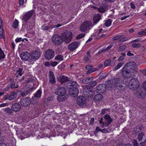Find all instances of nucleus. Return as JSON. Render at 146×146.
Wrapping results in <instances>:
<instances>
[{
	"label": "nucleus",
	"mask_w": 146,
	"mask_h": 146,
	"mask_svg": "<svg viewBox=\"0 0 146 146\" xmlns=\"http://www.w3.org/2000/svg\"><path fill=\"white\" fill-rule=\"evenodd\" d=\"M128 86L130 90H135L139 88V82L137 78H132L129 81Z\"/></svg>",
	"instance_id": "5"
},
{
	"label": "nucleus",
	"mask_w": 146,
	"mask_h": 146,
	"mask_svg": "<svg viewBox=\"0 0 146 146\" xmlns=\"http://www.w3.org/2000/svg\"><path fill=\"white\" fill-rule=\"evenodd\" d=\"M78 46V42H74L69 44L68 46V48L70 50L73 51Z\"/></svg>",
	"instance_id": "19"
},
{
	"label": "nucleus",
	"mask_w": 146,
	"mask_h": 146,
	"mask_svg": "<svg viewBox=\"0 0 146 146\" xmlns=\"http://www.w3.org/2000/svg\"><path fill=\"white\" fill-rule=\"evenodd\" d=\"M4 32L3 27L0 28V36L1 38H3L4 37Z\"/></svg>",
	"instance_id": "35"
},
{
	"label": "nucleus",
	"mask_w": 146,
	"mask_h": 146,
	"mask_svg": "<svg viewBox=\"0 0 146 146\" xmlns=\"http://www.w3.org/2000/svg\"><path fill=\"white\" fill-rule=\"evenodd\" d=\"M135 63L130 62L126 63L121 70L122 76L125 78H130L134 76V72Z\"/></svg>",
	"instance_id": "2"
},
{
	"label": "nucleus",
	"mask_w": 146,
	"mask_h": 146,
	"mask_svg": "<svg viewBox=\"0 0 146 146\" xmlns=\"http://www.w3.org/2000/svg\"><path fill=\"white\" fill-rule=\"evenodd\" d=\"M128 40V39L126 37L123 38H121L119 41L121 42H124L125 41H126Z\"/></svg>",
	"instance_id": "58"
},
{
	"label": "nucleus",
	"mask_w": 146,
	"mask_h": 146,
	"mask_svg": "<svg viewBox=\"0 0 146 146\" xmlns=\"http://www.w3.org/2000/svg\"><path fill=\"white\" fill-rule=\"evenodd\" d=\"M123 78L120 76L114 78L113 80L110 82V86L111 88L115 87L118 88V87H121V84L123 82Z\"/></svg>",
	"instance_id": "4"
},
{
	"label": "nucleus",
	"mask_w": 146,
	"mask_h": 146,
	"mask_svg": "<svg viewBox=\"0 0 146 146\" xmlns=\"http://www.w3.org/2000/svg\"><path fill=\"white\" fill-rule=\"evenodd\" d=\"M17 93L14 91H12L10 95L6 94L5 96L4 99L6 100L8 99L9 100H11L15 99L17 97Z\"/></svg>",
	"instance_id": "12"
},
{
	"label": "nucleus",
	"mask_w": 146,
	"mask_h": 146,
	"mask_svg": "<svg viewBox=\"0 0 146 146\" xmlns=\"http://www.w3.org/2000/svg\"><path fill=\"white\" fill-rule=\"evenodd\" d=\"M139 132V130H137V127L134 128V130L133 131V134H136Z\"/></svg>",
	"instance_id": "54"
},
{
	"label": "nucleus",
	"mask_w": 146,
	"mask_h": 146,
	"mask_svg": "<svg viewBox=\"0 0 146 146\" xmlns=\"http://www.w3.org/2000/svg\"><path fill=\"white\" fill-rule=\"evenodd\" d=\"M69 82L67 85L68 86H71L72 87H75L77 88L79 87V86L77 82L70 81H69Z\"/></svg>",
	"instance_id": "24"
},
{
	"label": "nucleus",
	"mask_w": 146,
	"mask_h": 146,
	"mask_svg": "<svg viewBox=\"0 0 146 146\" xmlns=\"http://www.w3.org/2000/svg\"><path fill=\"white\" fill-rule=\"evenodd\" d=\"M106 89V85L103 84H99L96 87V91L98 93H104Z\"/></svg>",
	"instance_id": "13"
},
{
	"label": "nucleus",
	"mask_w": 146,
	"mask_h": 146,
	"mask_svg": "<svg viewBox=\"0 0 146 146\" xmlns=\"http://www.w3.org/2000/svg\"><path fill=\"white\" fill-rule=\"evenodd\" d=\"M55 55V52L52 49L46 50L44 53L45 58L48 60L52 58Z\"/></svg>",
	"instance_id": "8"
},
{
	"label": "nucleus",
	"mask_w": 146,
	"mask_h": 146,
	"mask_svg": "<svg viewBox=\"0 0 146 146\" xmlns=\"http://www.w3.org/2000/svg\"><path fill=\"white\" fill-rule=\"evenodd\" d=\"M126 48V46L125 45H123L119 47L117 49V50L119 52H121L124 50Z\"/></svg>",
	"instance_id": "37"
},
{
	"label": "nucleus",
	"mask_w": 146,
	"mask_h": 146,
	"mask_svg": "<svg viewBox=\"0 0 146 146\" xmlns=\"http://www.w3.org/2000/svg\"><path fill=\"white\" fill-rule=\"evenodd\" d=\"M83 60L85 62H90V59L89 58V57H87L86 56H85L83 57Z\"/></svg>",
	"instance_id": "48"
},
{
	"label": "nucleus",
	"mask_w": 146,
	"mask_h": 146,
	"mask_svg": "<svg viewBox=\"0 0 146 146\" xmlns=\"http://www.w3.org/2000/svg\"><path fill=\"white\" fill-rule=\"evenodd\" d=\"M58 64L57 62H50V64L53 67L55 66Z\"/></svg>",
	"instance_id": "53"
},
{
	"label": "nucleus",
	"mask_w": 146,
	"mask_h": 146,
	"mask_svg": "<svg viewBox=\"0 0 146 146\" xmlns=\"http://www.w3.org/2000/svg\"><path fill=\"white\" fill-rule=\"evenodd\" d=\"M132 142L133 146H139L138 143L136 140L133 139L132 141Z\"/></svg>",
	"instance_id": "44"
},
{
	"label": "nucleus",
	"mask_w": 146,
	"mask_h": 146,
	"mask_svg": "<svg viewBox=\"0 0 146 146\" xmlns=\"http://www.w3.org/2000/svg\"><path fill=\"white\" fill-rule=\"evenodd\" d=\"M15 42L17 43V42H19L21 41H22V42H23L24 41V40H23V39H22V38H17L16 39H15Z\"/></svg>",
	"instance_id": "56"
},
{
	"label": "nucleus",
	"mask_w": 146,
	"mask_h": 146,
	"mask_svg": "<svg viewBox=\"0 0 146 146\" xmlns=\"http://www.w3.org/2000/svg\"><path fill=\"white\" fill-rule=\"evenodd\" d=\"M143 88L144 90H146V81H144L143 84Z\"/></svg>",
	"instance_id": "60"
},
{
	"label": "nucleus",
	"mask_w": 146,
	"mask_h": 146,
	"mask_svg": "<svg viewBox=\"0 0 146 146\" xmlns=\"http://www.w3.org/2000/svg\"><path fill=\"white\" fill-rule=\"evenodd\" d=\"M98 10L100 12L102 13H104L106 11L104 8H103L102 7L98 9Z\"/></svg>",
	"instance_id": "49"
},
{
	"label": "nucleus",
	"mask_w": 146,
	"mask_h": 146,
	"mask_svg": "<svg viewBox=\"0 0 146 146\" xmlns=\"http://www.w3.org/2000/svg\"><path fill=\"white\" fill-rule=\"evenodd\" d=\"M41 54V52L38 50L33 51L30 54L27 52H25L21 54L20 57L22 60L28 61L33 64L39 59Z\"/></svg>",
	"instance_id": "1"
},
{
	"label": "nucleus",
	"mask_w": 146,
	"mask_h": 146,
	"mask_svg": "<svg viewBox=\"0 0 146 146\" xmlns=\"http://www.w3.org/2000/svg\"><path fill=\"white\" fill-rule=\"evenodd\" d=\"M89 86L88 85H85L83 86V92L85 96H86L87 94V90L88 89V88H89Z\"/></svg>",
	"instance_id": "30"
},
{
	"label": "nucleus",
	"mask_w": 146,
	"mask_h": 146,
	"mask_svg": "<svg viewBox=\"0 0 146 146\" xmlns=\"http://www.w3.org/2000/svg\"><path fill=\"white\" fill-rule=\"evenodd\" d=\"M101 16L100 14L95 15L93 18V20L94 24H96L100 20Z\"/></svg>",
	"instance_id": "23"
},
{
	"label": "nucleus",
	"mask_w": 146,
	"mask_h": 146,
	"mask_svg": "<svg viewBox=\"0 0 146 146\" xmlns=\"http://www.w3.org/2000/svg\"><path fill=\"white\" fill-rule=\"evenodd\" d=\"M42 93V92L41 90L40 89L38 90L34 94V97H33L32 100L34 101V99L35 98H40Z\"/></svg>",
	"instance_id": "21"
},
{
	"label": "nucleus",
	"mask_w": 146,
	"mask_h": 146,
	"mask_svg": "<svg viewBox=\"0 0 146 146\" xmlns=\"http://www.w3.org/2000/svg\"><path fill=\"white\" fill-rule=\"evenodd\" d=\"M144 135L145 133L143 132H141L138 134L137 138L138 139V141L139 142L142 140Z\"/></svg>",
	"instance_id": "27"
},
{
	"label": "nucleus",
	"mask_w": 146,
	"mask_h": 146,
	"mask_svg": "<svg viewBox=\"0 0 146 146\" xmlns=\"http://www.w3.org/2000/svg\"><path fill=\"white\" fill-rule=\"evenodd\" d=\"M31 102V98L29 97H26L25 98H22L20 101L21 105L24 107H27L30 105Z\"/></svg>",
	"instance_id": "10"
},
{
	"label": "nucleus",
	"mask_w": 146,
	"mask_h": 146,
	"mask_svg": "<svg viewBox=\"0 0 146 146\" xmlns=\"http://www.w3.org/2000/svg\"><path fill=\"white\" fill-rule=\"evenodd\" d=\"M33 11H31L27 12L23 16L22 20L25 22H26L30 20L33 13Z\"/></svg>",
	"instance_id": "15"
},
{
	"label": "nucleus",
	"mask_w": 146,
	"mask_h": 146,
	"mask_svg": "<svg viewBox=\"0 0 146 146\" xmlns=\"http://www.w3.org/2000/svg\"><path fill=\"white\" fill-rule=\"evenodd\" d=\"M89 88L87 90V94L86 96H88V97H91V96H93L92 94H90V92H92L93 91V88L90 86H89Z\"/></svg>",
	"instance_id": "28"
},
{
	"label": "nucleus",
	"mask_w": 146,
	"mask_h": 146,
	"mask_svg": "<svg viewBox=\"0 0 146 146\" xmlns=\"http://www.w3.org/2000/svg\"><path fill=\"white\" fill-rule=\"evenodd\" d=\"M3 26V23L2 18L0 17V28L2 27Z\"/></svg>",
	"instance_id": "62"
},
{
	"label": "nucleus",
	"mask_w": 146,
	"mask_h": 146,
	"mask_svg": "<svg viewBox=\"0 0 146 146\" xmlns=\"http://www.w3.org/2000/svg\"><path fill=\"white\" fill-rule=\"evenodd\" d=\"M141 46V44L139 43H133L132 44L131 46L133 48H138Z\"/></svg>",
	"instance_id": "42"
},
{
	"label": "nucleus",
	"mask_w": 146,
	"mask_h": 146,
	"mask_svg": "<svg viewBox=\"0 0 146 146\" xmlns=\"http://www.w3.org/2000/svg\"><path fill=\"white\" fill-rule=\"evenodd\" d=\"M49 27L48 26H45L44 25L42 27L41 29L43 30H47L48 29Z\"/></svg>",
	"instance_id": "57"
},
{
	"label": "nucleus",
	"mask_w": 146,
	"mask_h": 146,
	"mask_svg": "<svg viewBox=\"0 0 146 146\" xmlns=\"http://www.w3.org/2000/svg\"><path fill=\"white\" fill-rule=\"evenodd\" d=\"M124 64V63H121L120 62L113 69V71H115L119 68L120 67H121Z\"/></svg>",
	"instance_id": "32"
},
{
	"label": "nucleus",
	"mask_w": 146,
	"mask_h": 146,
	"mask_svg": "<svg viewBox=\"0 0 146 146\" xmlns=\"http://www.w3.org/2000/svg\"><path fill=\"white\" fill-rule=\"evenodd\" d=\"M111 123H109L108 122H104L102 123L101 125V126L102 127H107Z\"/></svg>",
	"instance_id": "52"
},
{
	"label": "nucleus",
	"mask_w": 146,
	"mask_h": 146,
	"mask_svg": "<svg viewBox=\"0 0 146 146\" xmlns=\"http://www.w3.org/2000/svg\"><path fill=\"white\" fill-rule=\"evenodd\" d=\"M66 93V88L63 87H58L55 90V94L58 96H65Z\"/></svg>",
	"instance_id": "9"
},
{
	"label": "nucleus",
	"mask_w": 146,
	"mask_h": 146,
	"mask_svg": "<svg viewBox=\"0 0 146 146\" xmlns=\"http://www.w3.org/2000/svg\"><path fill=\"white\" fill-rule=\"evenodd\" d=\"M34 79L32 78H28V79L26 80V82L27 83H28L29 82H33L34 81Z\"/></svg>",
	"instance_id": "50"
},
{
	"label": "nucleus",
	"mask_w": 146,
	"mask_h": 146,
	"mask_svg": "<svg viewBox=\"0 0 146 146\" xmlns=\"http://www.w3.org/2000/svg\"><path fill=\"white\" fill-rule=\"evenodd\" d=\"M54 97L53 96H49L47 98V100L48 101H50L52 100H53Z\"/></svg>",
	"instance_id": "61"
},
{
	"label": "nucleus",
	"mask_w": 146,
	"mask_h": 146,
	"mask_svg": "<svg viewBox=\"0 0 146 146\" xmlns=\"http://www.w3.org/2000/svg\"><path fill=\"white\" fill-rule=\"evenodd\" d=\"M77 104L79 106H83L86 104V99L84 96L78 97L77 99Z\"/></svg>",
	"instance_id": "14"
},
{
	"label": "nucleus",
	"mask_w": 146,
	"mask_h": 146,
	"mask_svg": "<svg viewBox=\"0 0 146 146\" xmlns=\"http://www.w3.org/2000/svg\"><path fill=\"white\" fill-rule=\"evenodd\" d=\"M63 42L64 41L66 43H68L70 42L72 36V33L70 31H65L61 34Z\"/></svg>",
	"instance_id": "6"
},
{
	"label": "nucleus",
	"mask_w": 146,
	"mask_h": 146,
	"mask_svg": "<svg viewBox=\"0 0 146 146\" xmlns=\"http://www.w3.org/2000/svg\"><path fill=\"white\" fill-rule=\"evenodd\" d=\"M105 121L109 123H111L112 121V119L110 115L108 114H106L104 115V116L103 117Z\"/></svg>",
	"instance_id": "25"
},
{
	"label": "nucleus",
	"mask_w": 146,
	"mask_h": 146,
	"mask_svg": "<svg viewBox=\"0 0 146 146\" xmlns=\"http://www.w3.org/2000/svg\"><path fill=\"white\" fill-rule=\"evenodd\" d=\"M49 82L52 84L55 83L56 79L54 74L52 71H50L49 73Z\"/></svg>",
	"instance_id": "17"
},
{
	"label": "nucleus",
	"mask_w": 146,
	"mask_h": 146,
	"mask_svg": "<svg viewBox=\"0 0 146 146\" xmlns=\"http://www.w3.org/2000/svg\"><path fill=\"white\" fill-rule=\"evenodd\" d=\"M101 131L102 133H109V131H108V129L106 128L101 129Z\"/></svg>",
	"instance_id": "55"
},
{
	"label": "nucleus",
	"mask_w": 146,
	"mask_h": 146,
	"mask_svg": "<svg viewBox=\"0 0 146 146\" xmlns=\"http://www.w3.org/2000/svg\"><path fill=\"white\" fill-rule=\"evenodd\" d=\"M58 97L57 100L58 101L62 102L64 101L65 100V97L64 96H58Z\"/></svg>",
	"instance_id": "38"
},
{
	"label": "nucleus",
	"mask_w": 146,
	"mask_h": 146,
	"mask_svg": "<svg viewBox=\"0 0 146 146\" xmlns=\"http://www.w3.org/2000/svg\"><path fill=\"white\" fill-rule=\"evenodd\" d=\"M139 95L140 97L142 98H144L145 96V93H143V92H140L139 94Z\"/></svg>",
	"instance_id": "64"
},
{
	"label": "nucleus",
	"mask_w": 146,
	"mask_h": 146,
	"mask_svg": "<svg viewBox=\"0 0 146 146\" xmlns=\"http://www.w3.org/2000/svg\"><path fill=\"white\" fill-rule=\"evenodd\" d=\"M69 90V94L74 97H76L78 94V89L77 87L70 88Z\"/></svg>",
	"instance_id": "11"
},
{
	"label": "nucleus",
	"mask_w": 146,
	"mask_h": 146,
	"mask_svg": "<svg viewBox=\"0 0 146 146\" xmlns=\"http://www.w3.org/2000/svg\"><path fill=\"white\" fill-rule=\"evenodd\" d=\"M5 57V56L3 52L1 49L0 50V60L2 58H4Z\"/></svg>",
	"instance_id": "43"
},
{
	"label": "nucleus",
	"mask_w": 146,
	"mask_h": 146,
	"mask_svg": "<svg viewBox=\"0 0 146 146\" xmlns=\"http://www.w3.org/2000/svg\"><path fill=\"white\" fill-rule=\"evenodd\" d=\"M108 74L106 73H102L100 75L99 77V78L100 80L106 77L107 76Z\"/></svg>",
	"instance_id": "39"
},
{
	"label": "nucleus",
	"mask_w": 146,
	"mask_h": 146,
	"mask_svg": "<svg viewBox=\"0 0 146 146\" xmlns=\"http://www.w3.org/2000/svg\"><path fill=\"white\" fill-rule=\"evenodd\" d=\"M121 55L118 58V60L119 61H121L123 60L125 57V53H121Z\"/></svg>",
	"instance_id": "34"
},
{
	"label": "nucleus",
	"mask_w": 146,
	"mask_h": 146,
	"mask_svg": "<svg viewBox=\"0 0 146 146\" xmlns=\"http://www.w3.org/2000/svg\"><path fill=\"white\" fill-rule=\"evenodd\" d=\"M103 98L102 95L100 94L96 95L94 98V100L95 102H98L101 101Z\"/></svg>",
	"instance_id": "22"
},
{
	"label": "nucleus",
	"mask_w": 146,
	"mask_h": 146,
	"mask_svg": "<svg viewBox=\"0 0 146 146\" xmlns=\"http://www.w3.org/2000/svg\"><path fill=\"white\" fill-rule=\"evenodd\" d=\"M94 78V77H90L84 78L82 80V82L84 84H86L92 81Z\"/></svg>",
	"instance_id": "20"
},
{
	"label": "nucleus",
	"mask_w": 146,
	"mask_h": 146,
	"mask_svg": "<svg viewBox=\"0 0 146 146\" xmlns=\"http://www.w3.org/2000/svg\"><path fill=\"white\" fill-rule=\"evenodd\" d=\"M85 35V33H81L78 35L76 37V38L77 39H81L82 38L84 37Z\"/></svg>",
	"instance_id": "46"
},
{
	"label": "nucleus",
	"mask_w": 146,
	"mask_h": 146,
	"mask_svg": "<svg viewBox=\"0 0 146 146\" xmlns=\"http://www.w3.org/2000/svg\"><path fill=\"white\" fill-rule=\"evenodd\" d=\"M112 23V20L111 19H108L105 23V26L106 27H109L111 24Z\"/></svg>",
	"instance_id": "33"
},
{
	"label": "nucleus",
	"mask_w": 146,
	"mask_h": 146,
	"mask_svg": "<svg viewBox=\"0 0 146 146\" xmlns=\"http://www.w3.org/2000/svg\"><path fill=\"white\" fill-rule=\"evenodd\" d=\"M23 68H19V70L17 71V73L15 74L16 78H18L19 75L21 76L23 75Z\"/></svg>",
	"instance_id": "26"
},
{
	"label": "nucleus",
	"mask_w": 146,
	"mask_h": 146,
	"mask_svg": "<svg viewBox=\"0 0 146 146\" xmlns=\"http://www.w3.org/2000/svg\"><path fill=\"white\" fill-rule=\"evenodd\" d=\"M104 65L106 66H112L113 64H111V60L110 59L106 60L104 63Z\"/></svg>",
	"instance_id": "31"
},
{
	"label": "nucleus",
	"mask_w": 146,
	"mask_h": 146,
	"mask_svg": "<svg viewBox=\"0 0 146 146\" xmlns=\"http://www.w3.org/2000/svg\"><path fill=\"white\" fill-rule=\"evenodd\" d=\"M138 34L139 35H143L145 36L143 30L141 31H140L138 32Z\"/></svg>",
	"instance_id": "63"
},
{
	"label": "nucleus",
	"mask_w": 146,
	"mask_h": 146,
	"mask_svg": "<svg viewBox=\"0 0 146 146\" xmlns=\"http://www.w3.org/2000/svg\"><path fill=\"white\" fill-rule=\"evenodd\" d=\"M15 82L14 81V82H12L10 83V86L11 88H16L18 87V85H17L16 87H15Z\"/></svg>",
	"instance_id": "47"
},
{
	"label": "nucleus",
	"mask_w": 146,
	"mask_h": 146,
	"mask_svg": "<svg viewBox=\"0 0 146 146\" xmlns=\"http://www.w3.org/2000/svg\"><path fill=\"white\" fill-rule=\"evenodd\" d=\"M98 69L97 68H93L91 69H90L87 72V74H90L94 71L97 70Z\"/></svg>",
	"instance_id": "41"
},
{
	"label": "nucleus",
	"mask_w": 146,
	"mask_h": 146,
	"mask_svg": "<svg viewBox=\"0 0 146 146\" xmlns=\"http://www.w3.org/2000/svg\"><path fill=\"white\" fill-rule=\"evenodd\" d=\"M113 44H112L109 45L106 48L104 47V50L106 51V50L110 49L113 46Z\"/></svg>",
	"instance_id": "51"
},
{
	"label": "nucleus",
	"mask_w": 146,
	"mask_h": 146,
	"mask_svg": "<svg viewBox=\"0 0 146 146\" xmlns=\"http://www.w3.org/2000/svg\"><path fill=\"white\" fill-rule=\"evenodd\" d=\"M55 59L57 60L61 61L63 60V56L60 55H58L55 57Z\"/></svg>",
	"instance_id": "40"
},
{
	"label": "nucleus",
	"mask_w": 146,
	"mask_h": 146,
	"mask_svg": "<svg viewBox=\"0 0 146 146\" xmlns=\"http://www.w3.org/2000/svg\"><path fill=\"white\" fill-rule=\"evenodd\" d=\"M52 43L55 45H61L63 42L62 35L60 36L58 34L53 35L52 38Z\"/></svg>",
	"instance_id": "7"
},
{
	"label": "nucleus",
	"mask_w": 146,
	"mask_h": 146,
	"mask_svg": "<svg viewBox=\"0 0 146 146\" xmlns=\"http://www.w3.org/2000/svg\"><path fill=\"white\" fill-rule=\"evenodd\" d=\"M57 79L59 81L61 84L63 83H64V85H65V83L66 84H68L69 82V81L68 79V78L67 77L64 76H60L59 78H58Z\"/></svg>",
	"instance_id": "16"
},
{
	"label": "nucleus",
	"mask_w": 146,
	"mask_h": 146,
	"mask_svg": "<svg viewBox=\"0 0 146 146\" xmlns=\"http://www.w3.org/2000/svg\"><path fill=\"white\" fill-rule=\"evenodd\" d=\"M12 110V109H11L9 108H7L5 109L4 111L7 113L11 114L13 113Z\"/></svg>",
	"instance_id": "36"
},
{
	"label": "nucleus",
	"mask_w": 146,
	"mask_h": 146,
	"mask_svg": "<svg viewBox=\"0 0 146 146\" xmlns=\"http://www.w3.org/2000/svg\"><path fill=\"white\" fill-rule=\"evenodd\" d=\"M21 109V106L19 104L15 103L13 104L11 106V109L14 111H19Z\"/></svg>",
	"instance_id": "18"
},
{
	"label": "nucleus",
	"mask_w": 146,
	"mask_h": 146,
	"mask_svg": "<svg viewBox=\"0 0 146 146\" xmlns=\"http://www.w3.org/2000/svg\"><path fill=\"white\" fill-rule=\"evenodd\" d=\"M19 21L17 19H15L13 22L12 24V27L14 29L17 28L19 24Z\"/></svg>",
	"instance_id": "29"
},
{
	"label": "nucleus",
	"mask_w": 146,
	"mask_h": 146,
	"mask_svg": "<svg viewBox=\"0 0 146 146\" xmlns=\"http://www.w3.org/2000/svg\"><path fill=\"white\" fill-rule=\"evenodd\" d=\"M121 37V36L119 35H118L112 38V40L114 41L116 40H118L120 39Z\"/></svg>",
	"instance_id": "45"
},
{
	"label": "nucleus",
	"mask_w": 146,
	"mask_h": 146,
	"mask_svg": "<svg viewBox=\"0 0 146 146\" xmlns=\"http://www.w3.org/2000/svg\"><path fill=\"white\" fill-rule=\"evenodd\" d=\"M8 104L7 103H2L0 104V107L8 106Z\"/></svg>",
	"instance_id": "59"
},
{
	"label": "nucleus",
	"mask_w": 146,
	"mask_h": 146,
	"mask_svg": "<svg viewBox=\"0 0 146 146\" xmlns=\"http://www.w3.org/2000/svg\"><path fill=\"white\" fill-rule=\"evenodd\" d=\"M94 26L92 22L89 21L84 22L80 25L79 30L82 33H87V31L90 30Z\"/></svg>",
	"instance_id": "3"
}]
</instances>
